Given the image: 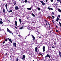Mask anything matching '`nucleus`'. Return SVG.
Instances as JSON below:
<instances>
[{
    "instance_id": "f257e3e1",
    "label": "nucleus",
    "mask_w": 61,
    "mask_h": 61,
    "mask_svg": "<svg viewBox=\"0 0 61 61\" xmlns=\"http://www.w3.org/2000/svg\"><path fill=\"white\" fill-rule=\"evenodd\" d=\"M48 57L49 58H50V55H49L48 54H47V55L45 57V58H46V57Z\"/></svg>"
},
{
    "instance_id": "f03ea898",
    "label": "nucleus",
    "mask_w": 61,
    "mask_h": 61,
    "mask_svg": "<svg viewBox=\"0 0 61 61\" xmlns=\"http://www.w3.org/2000/svg\"><path fill=\"white\" fill-rule=\"evenodd\" d=\"M40 2L42 4V5H46V3H45L43 1H40Z\"/></svg>"
},
{
    "instance_id": "7ed1b4c3",
    "label": "nucleus",
    "mask_w": 61,
    "mask_h": 61,
    "mask_svg": "<svg viewBox=\"0 0 61 61\" xmlns=\"http://www.w3.org/2000/svg\"><path fill=\"white\" fill-rule=\"evenodd\" d=\"M7 31L8 32H9L10 34H11V33H12V32H11V31L10 30H9V29H8V28H7Z\"/></svg>"
},
{
    "instance_id": "20e7f679",
    "label": "nucleus",
    "mask_w": 61,
    "mask_h": 61,
    "mask_svg": "<svg viewBox=\"0 0 61 61\" xmlns=\"http://www.w3.org/2000/svg\"><path fill=\"white\" fill-rule=\"evenodd\" d=\"M43 52H45V47L43 46Z\"/></svg>"
},
{
    "instance_id": "39448f33",
    "label": "nucleus",
    "mask_w": 61,
    "mask_h": 61,
    "mask_svg": "<svg viewBox=\"0 0 61 61\" xmlns=\"http://www.w3.org/2000/svg\"><path fill=\"white\" fill-rule=\"evenodd\" d=\"M35 51L36 53L37 52V47H36L35 48Z\"/></svg>"
},
{
    "instance_id": "423d86ee",
    "label": "nucleus",
    "mask_w": 61,
    "mask_h": 61,
    "mask_svg": "<svg viewBox=\"0 0 61 61\" xmlns=\"http://www.w3.org/2000/svg\"><path fill=\"white\" fill-rule=\"evenodd\" d=\"M31 36L32 37V38H33V40H35V36H33L32 35H31Z\"/></svg>"
},
{
    "instance_id": "0eeeda50",
    "label": "nucleus",
    "mask_w": 61,
    "mask_h": 61,
    "mask_svg": "<svg viewBox=\"0 0 61 61\" xmlns=\"http://www.w3.org/2000/svg\"><path fill=\"white\" fill-rule=\"evenodd\" d=\"M15 10H18V7L17 6H16L15 7Z\"/></svg>"
},
{
    "instance_id": "6e6552de",
    "label": "nucleus",
    "mask_w": 61,
    "mask_h": 61,
    "mask_svg": "<svg viewBox=\"0 0 61 61\" xmlns=\"http://www.w3.org/2000/svg\"><path fill=\"white\" fill-rule=\"evenodd\" d=\"M13 46H15V47H16V43H13Z\"/></svg>"
},
{
    "instance_id": "1a4fd4ad",
    "label": "nucleus",
    "mask_w": 61,
    "mask_h": 61,
    "mask_svg": "<svg viewBox=\"0 0 61 61\" xmlns=\"http://www.w3.org/2000/svg\"><path fill=\"white\" fill-rule=\"evenodd\" d=\"M8 39L9 41H10V42H11V43H12V40H11V39H9V38H8Z\"/></svg>"
},
{
    "instance_id": "9d476101",
    "label": "nucleus",
    "mask_w": 61,
    "mask_h": 61,
    "mask_svg": "<svg viewBox=\"0 0 61 61\" xmlns=\"http://www.w3.org/2000/svg\"><path fill=\"white\" fill-rule=\"evenodd\" d=\"M5 7L6 8L7 10V11H8V10L7 9V3L5 5Z\"/></svg>"
},
{
    "instance_id": "9b49d317",
    "label": "nucleus",
    "mask_w": 61,
    "mask_h": 61,
    "mask_svg": "<svg viewBox=\"0 0 61 61\" xmlns=\"http://www.w3.org/2000/svg\"><path fill=\"white\" fill-rule=\"evenodd\" d=\"M15 25H16V26H17V21H15Z\"/></svg>"
},
{
    "instance_id": "f8f14e48",
    "label": "nucleus",
    "mask_w": 61,
    "mask_h": 61,
    "mask_svg": "<svg viewBox=\"0 0 61 61\" xmlns=\"http://www.w3.org/2000/svg\"><path fill=\"white\" fill-rule=\"evenodd\" d=\"M27 9H28V10H31L32 9L31 8H27Z\"/></svg>"
},
{
    "instance_id": "ddd939ff",
    "label": "nucleus",
    "mask_w": 61,
    "mask_h": 61,
    "mask_svg": "<svg viewBox=\"0 0 61 61\" xmlns=\"http://www.w3.org/2000/svg\"><path fill=\"white\" fill-rule=\"evenodd\" d=\"M19 20L20 23H22V21H21V19H19Z\"/></svg>"
},
{
    "instance_id": "4468645a",
    "label": "nucleus",
    "mask_w": 61,
    "mask_h": 61,
    "mask_svg": "<svg viewBox=\"0 0 61 61\" xmlns=\"http://www.w3.org/2000/svg\"><path fill=\"white\" fill-rule=\"evenodd\" d=\"M23 28H24V26H22L20 28V29H22Z\"/></svg>"
},
{
    "instance_id": "2eb2a0df",
    "label": "nucleus",
    "mask_w": 61,
    "mask_h": 61,
    "mask_svg": "<svg viewBox=\"0 0 61 61\" xmlns=\"http://www.w3.org/2000/svg\"><path fill=\"white\" fill-rule=\"evenodd\" d=\"M3 12L4 14H5V9H3Z\"/></svg>"
},
{
    "instance_id": "dca6fc26",
    "label": "nucleus",
    "mask_w": 61,
    "mask_h": 61,
    "mask_svg": "<svg viewBox=\"0 0 61 61\" xmlns=\"http://www.w3.org/2000/svg\"><path fill=\"white\" fill-rule=\"evenodd\" d=\"M59 20V18H58V17H57L56 19V21H57V22H58V21Z\"/></svg>"
},
{
    "instance_id": "f3484780",
    "label": "nucleus",
    "mask_w": 61,
    "mask_h": 61,
    "mask_svg": "<svg viewBox=\"0 0 61 61\" xmlns=\"http://www.w3.org/2000/svg\"><path fill=\"white\" fill-rule=\"evenodd\" d=\"M59 55H61V52L60 51H59Z\"/></svg>"
},
{
    "instance_id": "a211bd4d",
    "label": "nucleus",
    "mask_w": 61,
    "mask_h": 61,
    "mask_svg": "<svg viewBox=\"0 0 61 61\" xmlns=\"http://www.w3.org/2000/svg\"><path fill=\"white\" fill-rule=\"evenodd\" d=\"M23 59H25V55H24L23 56Z\"/></svg>"
},
{
    "instance_id": "6ab92c4d",
    "label": "nucleus",
    "mask_w": 61,
    "mask_h": 61,
    "mask_svg": "<svg viewBox=\"0 0 61 61\" xmlns=\"http://www.w3.org/2000/svg\"><path fill=\"white\" fill-rule=\"evenodd\" d=\"M32 15L33 16H34V17H35V15H34V14H33V13H32Z\"/></svg>"
},
{
    "instance_id": "aec40b11",
    "label": "nucleus",
    "mask_w": 61,
    "mask_h": 61,
    "mask_svg": "<svg viewBox=\"0 0 61 61\" xmlns=\"http://www.w3.org/2000/svg\"><path fill=\"white\" fill-rule=\"evenodd\" d=\"M58 10L59 11V12H60L61 13V10L60 9H58Z\"/></svg>"
},
{
    "instance_id": "412c9836",
    "label": "nucleus",
    "mask_w": 61,
    "mask_h": 61,
    "mask_svg": "<svg viewBox=\"0 0 61 61\" xmlns=\"http://www.w3.org/2000/svg\"><path fill=\"white\" fill-rule=\"evenodd\" d=\"M3 23V22L2 21H0V24H2Z\"/></svg>"
},
{
    "instance_id": "4be33fe9",
    "label": "nucleus",
    "mask_w": 61,
    "mask_h": 61,
    "mask_svg": "<svg viewBox=\"0 0 61 61\" xmlns=\"http://www.w3.org/2000/svg\"><path fill=\"white\" fill-rule=\"evenodd\" d=\"M12 12V10H11L8 11L9 13H10V12Z\"/></svg>"
},
{
    "instance_id": "5701e85b",
    "label": "nucleus",
    "mask_w": 61,
    "mask_h": 61,
    "mask_svg": "<svg viewBox=\"0 0 61 61\" xmlns=\"http://www.w3.org/2000/svg\"><path fill=\"white\" fill-rule=\"evenodd\" d=\"M48 9H49L50 11V7H48L47 8Z\"/></svg>"
},
{
    "instance_id": "b1692460",
    "label": "nucleus",
    "mask_w": 61,
    "mask_h": 61,
    "mask_svg": "<svg viewBox=\"0 0 61 61\" xmlns=\"http://www.w3.org/2000/svg\"><path fill=\"white\" fill-rule=\"evenodd\" d=\"M52 17L53 19H54V18H55V16H54L52 15Z\"/></svg>"
},
{
    "instance_id": "393cba45",
    "label": "nucleus",
    "mask_w": 61,
    "mask_h": 61,
    "mask_svg": "<svg viewBox=\"0 0 61 61\" xmlns=\"http://www.w3.org/2000/svg\"><path fill=\"white\" fill-rule=\"evenodd\" d=\"M50 9L51 10H53V8H50Z\"/></svg>"
},
{
    "instance_id": "a878e982",
    "label": "nucleus",
    "mask_w": 61,
    "mask_h": 61,
    "mask_svg": "<svg viewBox=\"0 0 61 61\" xmlns=\"http://www.w3.org/2000/svg\"><path fill=\"white\" fill-rule=\"evenodd\" d=\"M38 10L39 11H40V8H38Z\"/></svg>"
},
{
    "instance_id": "bb28decb",
    "label": "nucleus",
    "mask_w": 61,
    "mask_h": 61,
    "mask_svg": "<svg viewBox=\"0 0 61 61\" xmlns=\"http://www.w3.org/2000/svg\"><path fill=\"white\" fill-rule=\"evenodd\" d=\"M29 35H30V34H28V36H26V37H27V36H29Z\"/></svg>"
},
{
    "instance_id": "cd10ccee",
    "label": "nucleus",
    "mask_w": 61,
    "mask_h": 61,
    "mask_svg": "<svg viewBox=\"0 0 61 61\" xmlns=\"http://www.w3.org/2000/svg\"><path fill=\"white\" fill-rule=\"evenodd\" d=\"M58 17L59 18V17H60V15H58Z\"/></svg>"
},
{
    "instance_id": "c85d7f7f",
    "label": "nucleus",
    "mask_w": 61,
    "mask_h": 61,
    "mask_svg": "<svg viewBox=\"0 0 61 61\" xmlns=\"http://www.w3.org/2000/svg\"><path fill=\"white\" fill-rule=\"evenodd\" d=\"M25 3H27V0H25Z\"/></svg>"
},
{
    "instance_id": "c756f323",
    "label": "nucleus",
    "mask_w": 61,
    "mask_h": 61,
    "mask_svg": "<svg viewBox=\"0 0 61 61\" xmlns=\"http://www.w3.org/2000/svg\"><path fill=\"white\" fill-rule=\"evenodd\" d=\"M16 61H18V59L17 58H16Z\"/></svg>"
},
{
    "instance_id": "7c9ffc66",
    "label": "nucleus",
    "mask_w": 61,
    "mask_h": 61,
    "mask_svg": "<svg viewBox=\"0 0 61 61\" xmlns=\"http://www.w3.org/2000/svg\"><path fill=\"white\" fill-rule=\"evenodd\" d=\"M53 0H51V2H53Z\"/></svg>"
},
{
    "instance_id": "2f4dec72",
    "label": "nucleus",
    "mask_w": 61,
    "mask_h": 61,
    "mask_svg": "<svg viewBox=\"0 0 61 61\" xmlns=\"http://www.w3.org/2000/svg\"><path fill=\"white\" fill-rule=\"evenodd\" d=\"M51 47H52V48H54L55 47L52 46Z\"/></svg>"
},
{
    "instance_id": "473e14b6",
    "label": "nucleus",
    "mask_w": 61,
    "mask_h": 61,
    "mask_svg": "<svg viewBox=\"0 0 61 61\" xmlns=\"http://www.w3.org/2000/svg\"><path fill=\"white\" fill-rule=\"evenodd\" d=\"M5 41H4L3 43V44H5Z\"/></svg>"
},
{
    "instance_id": "72a5a7b5",
    "label": "nucleus",
    "mask_w": 61,
    "mask_h": 61,
    "mask_svg": "<svg viewBox=\"0 0 61 61\" xmlns=\"http://www.w3.org/2000/svg\"><path fill=\"white\" fill-rule=\"evenodd\" d=\"M56 28H58V29L59 28L57 26H56Z\"/></svg>"
},
{
    "instance_id": "f704fd0d",
    "label": "nucleus",
    "mask_w": 61,
    "mask_h": 61,
    "mask_svg": "<svg viewBox=\"0 0 61 61\" xmlns=\"http://www.w3.org/2000/svg\"><path fill=\"white\" fill-rule=\"evenodd\" d=\"M7 41V39H5V41H6H6Z\"/></svg>"
},
{
    "instance_id": "c9c22d12",
    "label": "nucleus",
    "mask_w": 61,
    "mask_h": 61,
    "mask_svg": "<svg viewBox=\"0 0 61 61\" xmlns=\"http://www.w3.org/2000/svg\"><path fill=\"white\" fill-rule=\"evenodd\" d=\"M56 32H58V30H56Z\"/></svg>"
},
{
    "instance_id": "e433bc0d",
    "label": "nucleus",
    "mask_w": 61,
    "mask_h": 61,
    "mask_svg": "<svg viewBox=\"0 0 61 61\" xmlns=\"http://www.w3.org/2000/svg\"><path fill=\"white\" fill-rule=\"evenodd\" d=\"M59 24L60 25V24H61V23L60 22H59Z\"/></svg>"
},
{
    "instance_id": "4c0bfd02",
    "label": "nucleus",
    "mask_w": 61,
    "mask_h": 61,
    "mask_svg": "<svg viewBox=\"0 0 61 61\" xmlns=\"http://www.w3.org/2000/svg\"><path fill=\"white\" fill-rule=\"evenodd\" d=\"M52 14H53V15H54V13L53 12H52Z\"/></svg>"
},
{
    "instance_id": "58836bf2",
    "label": "nucleus",
    "mask_w": 61,
    "mask_h": 61,
    "mask_svg": "<svg viewBox=\"0 0 61 61\" xmlns=\"http://www.w3.org/2000/svg\"><path fill=\"white\" fill-rule=\"evenodd\" d=\"M16 3H15L14 4V5H16Z\"/></svg>"
},
{
    "instance_id": "ea45409f",
    "label": "nucleus",
    "mask_w": 61,
    "mask_h": 61,
    "mask_svg": "<svg viewBox=\"0 0 61 61\" xmlns=\"http://www.w3.org/2000/svg\"><path fill=\"white\" fill-rule=\"evenodd\" d=\"M45 25H47V23H46V24H45Z\"/></svg>"
},
{
    "instance_id": "a19ab883",
    "label": "nucleus",
    "mask_w": 61,
    "mask_h": 61,
    "mask_svg": "<svg viewBox=\"0 0 61 61\" xmlns=\"http://www.w3.org/2000/svg\"><path fill=\"white\" fill-rule=\"evenodd\" d=\"M39 38H42V37H41V36L39 37Z\"/></svg>"
},
{
    "instance_id": "79ce46f5",
    "label": "nucleus",
    "mask_w": 61,
    "mask_h": 61,
    "mask_svg": "<svg viewBox=\"0 0 61 61\" xmlns=\"http://www.w3.org/2000/svg\"><path fill=\"white\" fill-rule=\"evenodd\" d=\"M15 28H16V29H17V27L15 26Z\"/></svg>"
},
{
    "instance_id": "37998d69",
    "label": "nucleus",
    "mask_w": 61,
    "mask_h": 61,
    "mask_svg": "<svg viewBox=\"0 0 61 61\" xmlns=\"http://www.w3.org/2000/svg\"><path fill=\"white\" fill-rule=\"evenodd\" d=\"M54 45H56V43H54Z\"/></svg>"
},
{
    "instance_id": "c03bdc74",
    "label": "nucleus",
    "mask_w": 61,
    "mask_h": 61,
    "mask_svg": "<svg viewBox=\"0 0 61 61\" xmlns=\"http://www.w3.org/2000/svg\"><path fill=\"white\" fill-rule=\"evenodd\" d=\"M48 17L49 18H51L50 17V16H49Z\"/></svg>"
},
{
    "instance_id": "a18cd8bd",
    "label": "nucleus",
    "mask_w": 61,
    "mask_h": 61,
    "mask_svg": "<svg viewBox=\"0 0 61 61\" xmlns=\"http://www.w3.org/2000/svg\"><path fill=\"white\" fill-rule=\"evenodd\" d=\"M57 1L58 2V1H59V2H60V0H57Z\"/></svg>"
},
{
    "instance_id": "49530a36",
    "label": "nucleus",
    "mask_w": 61,
    "mask_h": 61,
    "mask_svg": "<svg viewBox=\"0 0 61 61\" xmlns=\"http://www.w3.org/2000/svg\"><path fill=\"white\" fill-rule=\"evenodd\" d=\"M2 19H0V21H2Z\"/></svg>"
},
{
    "instance_id": "de8ad7c7",
    "label": "nucleus",
    "mask_w": 61,
    "mask_h": 61,
    "mask_svg": "<svg viewBox=\"0 0 61 61\" xmlns=\"http://www.w3.org/2000/svg\"><path fill=\"white\" fill-rule=\"evenodd\" d=\"M56 5H57V4L56 3L55 4Z\"/></svg>"
},
{
    "instance_id": "09e8293b",
    "label": "nucleus",
    "mask_w": 61,
    "mask_h": 61,
    "mask_svg": "<svg viewBox=\"0 0 61 61\" xmlns=\"http://www.w3.org/2000/svg\"><path fill=\"white\" fill-rule=\"evenodd\" d=\"M40 55H41V56H43V55H42V54H40Z\"/></svg>"
},
{
    "instance_id": "8fccbe9b",
    "label": "nucleus",
    "mask_w": 61,
    "mask_h": 61,
    "mask_svg": "<svg viewBox=\"0 0 61 61\" xmlns=\"http://www.w3.org/2000/svg\"><path fill=\"white\" fill-rule=\"evenodd\" d=\"M60 26H61V24H60Z\"/></svg>"
},
{
    "instance_id": "3c124183",
    "label": "nucleus",
    "mask_w": 61,
    "mask_h": 61,
    "mask_svg": "<svg viewBox=\"0 0 61 61\" xmlns=\"http://www.w3.org/2000/svg\"><path fill=\"white\" fill-rule=\"evenodd\" d=\"M46 2H47V0H46Z\"/></svg>"
},
{
    "instance_id": "603ef678",
    "label": "nucleus",
    "mask_w": 61,
    "mask_h": 61,
    "mask_svg": "<svg viewBox=\"0 0 61 61\" xmlns=\"http://www.w3.org/2000/svg\"><path fill=\"white\" fill-rule=\"evenodd\" d=\"M8 21L9 22H10V20H8Z\"/></svg>"
},
{
    "instance_id": "864d4df0",
    "label": "nucleus",
    "mask_w": 61,
    "mask_h": 61,
    "mask_svg": "<svg viewBox=\"0 0 61 61\" xmlns=\"http://www.w3.org/2000/svg\"><path fill=\"white\" fill-rule=\"evenodd\" d=\"M60 55V57H61V54L60 55Z\"/></svg>"
},
{
    "instance_id": "5fc2aeb1",
    "label": "nucleus",
    "mask_w": 61,
    "mask_h": 61,
    "mask_svg": "<svg viewBox=\"0 0 61 61\" xmlns=\"http://www.w3.org/2000/svg\"><path fill=\"white\" fill-rule=\"evenodd\" d=\"M25 2V1H24L22 2V3H24V2Z\"/></svg>"
},
{
    "instance_id": "6e6d98bb",
    "label": "nucleus",
    "mask_w": 61,
    "mask_h": 61,
    "mask_svg": "<svg viewBox=\"0 0 61 61\" xmlns=\"http://www.w3.org/2000/svg\"><path fill=\"white\" fill-rule=\"evenodd\" d=\"M21 59H22V60H23V58H22H22H21Z\"/></svg>"
},
{
    "instance_id": "4d7b16f0",
    "label": "nucleus",
    "mask_w": 61,
    "mask_h": 61,
    "mask_svg": "<svg viewBox=\"0 0 61 61\" xmlns=\"http://www.w3.org/2000/svg\"><path fill=\"white\" fill-rule=\"evenodd\" d=\"M53 21H54V20H52V22H53Z\"/></svg>"
},
{
    "instance_id": "13d9d810",
    "label": "nucleus",
    "mask_w": 61,
    "mask_h": 61,
    "mask_svg": "<svg viewBox=\"0 0 61 61\" xmlns=\"http://www.w3.org/2000/svg\"><path fill=\"white\" fill-rule=\"evenodd\" d=\"M11 56H10V58H11Z\"/></svg>"
},
{
    "instance_id": "bf43d9fd",
    "label": "nucleus",
    "mask_w": 61,
    "mask_h": 61,
    "mask_svg": "<svg viewBox=\"0 0 61 61\" xmlns=\"http://www.w3.org/2000/svg\"><path fill=\"white\" fill-rule=\"evenodd\" d=\"M18 36H20V35H18Z\"/></svg>"
},
{
    "instance_id": "052dcab7",
    "label": "nucleus",
    "mask_w": 61,
    "mask_h": 61,
    "mask_svg": "<svg viewBox=\"0 0 61 61\" xmlns=\"http://www.w3.org/2000/svg\"><path fill=\"white\" fill-rule=\"evenodd\" d=\"M21 4H22V3H23V2H22L21 3Z\"/></svg>"
},
{
    "instance_id": "680f3d73",
    "label": "nucleus",
    "mask_w": 61,
    "mask_h": 61,
    "mask_svg": "<svg viewBox=\"0 0 61 61\" xmlns=\"http://www.w3.org/2000/svg\"><path fill=\"white\" fill-rule=\"evenodd\" d=\"M5 55H7V53H6V54Z\"/></svg>"
},
{
    "instance_id": "e2e57ef3",
    "label": "nucleus",
    "mask_w": 61,
    "mask_h": 61,
    "mask_svg": "<svg viewBox=\"0 0 61 61\" xmlns=\"http://www.w3.org/2000/svg\"><path fill=\"white\" fill-rule=\"evenodd\" d=\"M60 3L61 4V1H60Z\"/></svg>"
},
{
    "instance_id": "0e129e2a",
    "label": "nucleus",
    "mask_w": 61,
    "mask_h": 61,
    "mask_svg": "<svg viewBox=\"0 0 61 61\" xmlns=\"http://www.w3.org/2000/svg\"><path fill=\"white\" fill-rule=\"evenodd\" d=\"M3 1H5V0H2Z\"/></svg>"
},
{
    "instance_id": "69168bd1",
    "label": "nucleus",
    "mask_w": 61,
    "mask_h": 61,
    "mask_svg": "<svg viewBox=\"0 0 61 61\" xmlns=\"http://www.w3.org/2000/svg\"><path fill=\"white\" fill-rule=\"evenodd\" d=\"M19 1H21V0H19Z\"/></svg>"
},
{
    "instance_id": "338daca9",
    "label": "nucleus",
    "mask_w": 61,
    "mask_h": 61,
    "mask_svg": "<svg viewBox=\"0 0 61 61\" xmlns=\"http://www.w3.org/2000/svg\"><path fill=\"white\" fill-rule=\"evenodd\" d=\"M11 33V34H13V33Z\"/></svg>"
},
{
    "instance_id": "774afa93",
    "label": "nucleus",
    "mask_w": 61,
    "mask_h": 61,
    "mask_svg": "<svg viewBox=\"0 0 61 61\" xmlns=\"http://www.w3.org/2000/svg\"><path fill=\"white\" fill-rule=\"evenodd\" d=\"M44 25H45V24H44Z\"/></svg>"
}]
</instances>
